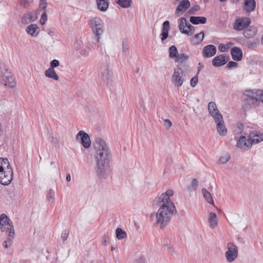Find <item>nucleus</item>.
<instances>
[{"instance_id":"c03bdc74","label":"nucleus","mask_w":263,"mask_h":263,"mask_svg":"<svg viewBox=\"0 0 263 263\" xmlns=\"http://www.w3.org/2000/svg\"><path fill=\"white\" fill-rule=\"evenodd\" d=\"M197 82L198 77L197 76H195L191 79L190 81V84L192 87H194L197 85Z\"/></svg>"},{"instance_id":"4c0bfd02","label":"nucleus","mask_w":263,"mask_h":263,"mask_svg":"<svg viewBox=\"0 0 263 263\" xmlns=\"http://www.w3.org/2000/svg\"><path fill=\"white\" fill-rule=\"evenodd\" d=\"M115 2L123 8H128L130 6L131 0H115Z\"/></svg>"},{"instance_id":"9d476101","label":"nucleus","mask_w":263,"mask_h":263,"mask_svg":"<svg viewBox=\"0 0 263 263\" xmlns=\"http://www.w3.org/2000/svg\"><path fill=\"white\" fill-rule=\"evenodd\" d=\"M186 76L180 66H177L174 70L172 78L173 84L177 87H181L185 81Z\"/></svg>"},{"instance_id":"13d9d810","label":"nucleus","mask_w":263,"mask_h":263,"mask_svg":"<svg viewBox=\"0 0 263 263\" xmlns=\"http://www.w3.org/2000/svg\"><path fill=\"white\" fill-rule=\"evenodd\" d=\"M237 217V216L236 215H231L230 217V220L233 222V223H234L235 222V218Z\"/></svg>"},{"instance_id":"9b49d317","label":"nucleus","mask_w":263,"mask_h":263,"mask_svg":"<svg viewBox=\"0 0 263 263\" xmlns=\"http://www.w3.org/2000/svg\"><path fill=\"white\" fill-rule=\"evenodd\" d=\"M0 228L2 232L9 233L15 232L12 221L5 214L0 215Z\"/></svg>"},{"instance_id":"0eeeda50","label":"nucleus","mask_w":263,"mask_h":263,"mask_svg":"<svg viewBox=\"0 0 263 263\" xmlns=\"http://www.w3.org/2000/svg\"><path fill=\"white\" fill-rule=\"evenodd\" d=\"M0 82L9 88H14L16 86L14 77L8 70L6 65L0 66Z\"/></svg>"},{"instance_id":"0e129e2a","label":"nucleus","mask_w":263,"mask_h":263,"mask_svg":"<svg viewBox=\"0 0 263 263\" xmlns=\"http://www.w3.org/2000/svg\"><path fill=\"white\" fill-rule=\"evenodd\" d=\"M25 17H27L28 18L31 17V16L30 15L27 14V15H25Z\"/></svg>"},{"instance_id":"c756f323","label":"nucleus","mask_w":263,"mask_h":263,"mask_svg":"<svg viewBox=\"0 0 263 263\" xmlns=\"http://www.w3.org/2000/svg\"><path fill=\"white\" fill-rule=\"evenodd\" d=\"M190 21L193 24L195 25L204 24L206 22V18L204 16H191Z\"/></svg>"},{"instance_id":"8fccbe9b","label":"nucleus","mask_w":263,"mask_h":263,"mask_svg":"<svg viewBox=\"0 0 263 263\" xmlns=\"http://www.w3.org/2000/svg\"><path fill=\"white\" fill-rule=\"evenodd\" d=\"M164 126H165V127L167 129L170 128L172 125L171 121L168 119L164 120Z\"/></svg>"},{"instance_id":"603ef678","label":"nucleus","mask_w":263,"mask_h":263,"mask_svg":"<svg viewBox=\"0 0 263 263\" xmlns=\"http://www.w3.org/2000/svg\"><path fill=\"white\" fill-rule=\"evenodd\" d=\"M198 181L196 179H193L192 181V188L193 190H196L198 185Z\"/></svg>"},{"instance_id":"39448f33","label":"nucleus","mask_w":263,"mask_h":263,"mask_svg":"<svg viewBox=\"0 0 263 263\" xmlns=\"http://www.w3.org/2000/svg\"><path fill=\"white\" fill-rule=\"evenodd\" d=\"M99 72L101 79L106 82L107 85L112 82L114 74L108 57H105L104 59H101L100 63Z\"/></svg>"},{"instance_id":"680f3d73","label":"nucleus","mask_w":263,"mask_h":263,"mask_svg":"<svg viewBox=\"0 0 263 263\" xmlns=\"http://www.w3.org/2000/svg\"><path fill=\"white\" fill-rule=\"evenodd\" d=\"M66 180L67 181H70V180H71V177H70V174L69 173H67V175H66Z\"/></svg>"},{"instance_id":"69168bd1","label":"nucleus","mask_w":263,"mask_h":263,"mask_svg":"<svg viewBox=\"0 0 263 263\" xmlns=\"http://www.w3.org/2000/svg\"><path fill=\"white\" fill-rule=\"evenodd\" d=\"M114 250H115V248H114V247H111V251H113Z\"/></svg>"},{"instance_id":"ea45409f","label":"nucleus","mask_w":263,"mask_h":263,"mask_svg":"<svg viewBox=\"0 0 263 263\" xmlns=\"http://www.w3.org/2000/svg\"><path fill=\"white\" fill-rule=\"evenodd\" d=\"M230 155L228 154H225L220 157L219 161L220 163L224 164L230 160Z\"/></svg>"},{"instance_id":"774afa93","label":"nucleus","mask_w":263,"mask_h":263,"mask_svg":"<svg viewBox=\"0 0 263 263\" xmlns=\"http://www.w3.org/2000/svg\"><path fill=\"white\" fill-rule=\"evenodd\" d=\"M261 43L263 44V34H262V37H261Z\"/></svg>"},{"instance_id":"4d7b16f0","label":"nucleus","mask_w":263,"mask_h":263,"mask_svg":"<svg viewBox=\"0 0 263 263\" xmlns=\"http://www.w3.org/2000/svg\"><path fill=\"white\" fill-rule=\"evenodd\" d=\"M237 127L240 132H242L243 127V125L241 123H238L237 124Z\"/></svg>"},{"instance_id":"7c9ffc66","label":"nucleus","mask_w":263,"mask_h":263,"mask_svg":"<svg viewBox=\"0 0 263 263\" xmlns=\"http://www.w3.org/2000/svg\"><path fill=\"white\" fill-rule=\"evenodd\" d=\"M202 194L205 200L209 203L214 205V202L211 194L206 189L203 188L202 189Z\"/></svg>"},{"instance_id":"4468645a","label":"nucleus","mask_w":263,"mask_h":263,"mask_svg":"<svg viewBox=\"0 0 263 263\" xmlns=\"http://www.w3.org/2000/svg\"><path fill=\"white\" fill-rule=\"evenodd\" d=\"M76 139L80 141L83 146L85 148H88L91 145V141L88 135L83 130L78 132L76 136Z\"/></svg>"},{"instance_id":"a211bd4d","label":"nucleus","mask_w":263,"mask_h":263,"mask_svg":"<svg viewBox=\"0 0 263 263\" xmlns=\"http://www.w3.org/2000/svg\"><path fill=\"white\" fill-rule=\"evenodd\" d=\"M190 6L189 0H182L177 6L175 10V14L179 16L182 15Z\"/></svg>"},{"instance_id":"393cba45","label":"nucleus","mask_w":263,"mask_h":263,"mask_svg":"<svg viewBox=\"0 0 263 263\" xmlns=\"http://www.w3.org/2000/svg\"><path fill=\"white\" fill-rule=\"evenodd\" d=\"M44 74L46 77L52 79L54 81H59V77L56 73L54 69L52 68H49L45 70Z\"/></svg>"},{"instance_id":"cd10ccee","label":"nucleus","mask_w":263,"mask_h":263,"mask_svg":"<svg viewBox=\"0 0 263 263\" xmlns=\"http://www.w3.org/2000/svg\"><path fill=\"white\" fill-rule=\"evenodd\" d=\"M256 3L254 0H245V9L248 12L253 11L255 8Z\"/></svg>"},{"instance_id":"6ab92c4d","label":"nucleus","mask_w":263,"mask_h":263,"mask_svg":"<svg viewBox=\"0 0 263 263\" xmlns=\"http://www.w3.org/2000/svg\"><path fill=\"white\" fill-rule=\"evenodd\" d=\"M208 226L211 229H214L218 225V218L215 213L211 212L208 216Z\"/></svg>"},{"instance_id":"37998d69","label":"nucleus","mask_w":263,"mask_h":263,"mask_svg":"<svg viewBox=\"0 0 263 263\" xmlns=\"http://www.w3.org/2000/svg\"><path fill=\"white\" fill-rule=\"evenodd\" d=\"M46 0H40V8L43 10L44 11H46V9L47 6V3L46 2Z\"/></svg>"},{"instance_id":"aec40b11","label":"nucleus","mask_w":263,"mask_h":263,"mask_svg":"<svg viewBox=\"0 0 263 263\" xmlns=\"http://www.w3.org/2000/svg\"><path fill=\"white\" fill-rule=\"evenodd\" d=\"M216 48L214 45H209L203 48L202 55L204 58H210L216 54Z\"/></svg>"},{"instance_id":"412c9836","label":"nucleus","mask_w":263,"mask_h":263,"mask_svg":"<svg viewBox=\"0 0 263 263\" xmlns=\"http://www.w3.org/2000/svg\"><path fill=\"white\" fill-rule=\"evenodd\" d=\"M228 57L225 54H221L216 56L212 61V64L214 66L219 67L224 65L228 61Z\"/></svg>"},{"instance_id":"f257e3e1","label":"nucleus","mask_w":263,"mask_h":263,"mask_svg":"<svg viewBox=\"0 0 263 263\" xmlns=\"http://www.w3.org/2000/svg\"><path fill=\"white\" fill-rule=\"evenodd\" d=\"M172 190H167L159 197V209L157 212L151 214L152 221H155L154 225L163 229L171 221L172 216L177 213V210L170 197L173 195Z\"/></svg>"},{"instance_id":"3c124183","label":"nucleus","mask_w":263,"mask_h":263,"mask_svg":"<svg viewBox=\"0 0 263 263\" xmlns=\"http://www.w3.org/2000/svg\"><path fill=\"white\" fill-rule=\"evenodd\" d=\"M68 233L66 230H64L61 234V238L63 241L66 240L68 238Z\"/></svg>"},{"instance_id":"864d4df0","label":"nucleus","mask_w":263,"mask_h":263,"mask_svg":"<svg viewBox=\"0 0 263 263\" xmlns=\"http://www.w3.org/2000/svg\"><path fill=\"white\" fill-rule=\"evenodd\" d=\"M237 64L233 61H230L229 62L227 66L229 68H231L232 67H236L237 66Z\"/></svg>"},{"instance_id":"423d86ee","label":"nucleus","mask_w":263,"mask_h":263,"mask_svg":"<svg viewBox=\"0 0 263 263\" xmlns=\"http://www.w3.org/2000/svg\"><path fill=\"white\" fill-rule=\"evenodd\" d=\"M88 23L95 35L97 42H99L101 36L104 32V25L102 20L100 17L96 16L90 19Z\"/></svg>"},{"instance_id":"a18cd8bd","label":"nucleus","mask_w":263,"mask_h":263,"mask_svg":"<svg viewBox=\"0 0 263 263\" xmlns=\"http://www.w3.org/2000/svg\"><path fill=\"white\" fill-rule=\"evenodd\" d=\"M60 65V63L58 60H53L52 61H51L50 63V67L49 68H52L54 69V67H57L59 66Z\"/></svg>"},{"instance_id":"2f4dec72","label":"nucleus","mask_w":263,"mask_h":263,"mask_svg":"<svg viewBox=\"0 0 263 263\" xmlns=\"http://www.w3.org/2000/svg\"><path fill=\"white\" fill-rule=\"evenodd\" d=\"M257 31L256 27L251 26L249 29H246L244 31L243 35L247 38H251L255 35Z\"/></svg>"},{"instance_id":"c9c22d12","label":"nucleus","mask_w":263,"mask_h":263,"mask_svg":"<svg viewBox=\"0 0 263 263\" xmlns=\"http://www.w3.org/2000/svg\"><path fill=\"white\" fill-rule=\"evenodd\" d=\"M233 44L232 42H229L227 44L222 43L219 45L218 49L222 52H227Z\"/></svg>"},{"instance_id":"e2e57ef3","label":"nucleus","mask_w":263,"mask_h":263,"mask_svg":"<svg viewBox=\"0 0 263 263\" xmlns=\"http://www.w3.org/2000/svg\"><path fill=\"white\" fill-rule=\"evenodd\" d=\"M198 72L202 69L203 68V66L200 64V63H199L198 64Z\"/></svg>"},{"instance_id":"e433bc0d","label":"nucleus","mask_w":263,"mask_h":263,"mask_svg":"<svg viewBox=\"0 0 263 263\" xmlns=\"http://www.w3.org/2000/svg\"><path fill=\"white\" fill-rule=\"evenodd\" d=\"M169 57L171 59H175L178 53V50L176 46H172L169 48Z\"/></svg>"},{"instance_id":"338daca9","label":"nucleus","mask_w":263,"mask_h":263,"mask_svg":"<svg viewBox=\"0 0 263 263\" xmlns=\"http://www.w3.org/2000/svg\"><path fill=\"white\" fill-rule=\"evenodd\" d=\"M50 164H51V165H54V164H55V163H54V162H50Z\"/></svg>"},{"instance_id":"58836bf2","label":"nucleus","mask_w":263,"mask_h":263,"mask_svg":"<svg viewBox=\"0 0 263 263\" xmlns=\"http://www.w3.org/2000/svg\"><path fill=\"white\" fill-rule=\"evenodd\" d=\"M116 237L119 239H122L126 237L127 234L125 231L122 230L121 228H117L116 230Z\"/></svg>"},{"instance_id":"473e14b6","label":"nucleus","mask_w":263,"mask_h":263,"mask_svg":"<svg viewBox=\"0 0 263 263\" xmlns=\"http://www.w3.org/2000/svg\"><path fill=\"white\" fill-rule=\"evenodd\" d=\"M204 37V32L201 31L200 33L196 34L195 36H194L191 39V41L193 44H198L203 41Z\"/></svg>"},{"instance_id":"f8f14e48","label":"nucleus","mask_w":263,"mask_h":263,"mask_svg":"<svg viewBox=\"0 0 263 263\" xmlns=\"http://www.w3.org/2000/svg\"><path fill=\"white\" fill-rule=\"evenodd\" d=\"M109 162H96L95 172L97 176L102 179L109 175L108 165Z\"/></svg>"},{"instance_id":"20e7f679","label":"nucleus","mask_w":263,"mask_h":263,"mask_svg":"<svg viewBox=\"0 0 263 263\" xmlns=\"http://www.w3.org/2000/svg\"><path fill=\"white\" fill-rule=\"evenodd\" d=\"M13 170L7 158H0V183L9 184L13 179Z\"/></svg>"},{"instance_id":"c85d7f7f","label":"nucleus","mask_w":263,"mask_h":263,"mask_svg":"<svg viewBox=\"0 0 263 263\" xmlns=\"http://www.w3.org/2000/svg\"><path fill=\"white\" fill-rule=\"evenodd\" d=\"M97 4L99 10L101 11H106L109 6L108 0H96Z\"/></svg>"},{"instance_id":"bb28decb","label":"nucleus","mask_w":263,"mask_h":263,"mask_svg":"<svg viewBox=\"0 0 263 263\" xmlns=\"http://www.w3.org/2000/svg\"><path fill=\"white\" fill-rule=\"evenodd\" d=\"M250 139L252 141V143H257L263 141V134H257L256 132L250 133Z\"/></svg>"},{"instance_id":"f704fd0d","label":"nucleus","mask_w":263,"mask_h":263,"mask_svg":"<svg viewBox=\"0 0 263 263\" xmlns=\"http://www.w3.org/2000/svg\"><path fill=\"white\" fill-rule=\"evenodd\" d=\"M14 235L15 232H11V233L8 234L7 239L3 243V246L5 248H8L11 245Z\"/></svg>"},{"instance_id":"052dcab7","label":"nucleus","mask_w":263,"mask_h":263,"mask_svg":"<svg viewBox=\"0 0 263 263\" xmlns=\"http://www.w3.org/2000/svg\"><path fill=\"white\" fill-rule=\"evenodd\" d=\"M167 249H168V250H170V252H175L173 247H172L171 246H167Z\"/></svg>"},{"instance_id":"a19ab883","label":"nucleus","mask_w":263,"mask_h":263,"mask_svg":"<svg viewBox=\"0 0 263 263\" xmlns=\"http://www.w3.org/2000/svg\"><path fill=\"white\" fill-rule=\"evenodd\" d=\"M54 197V192L52 189H50L48 192L47 195V200L50 202L51 200H53Z\"/></svg>"},{"instance_id":"6e6d98bb","label":"nucleus","mask_w":263,"mask_h":263,"mask_svg":"<svg viewBox=\"0 0 263 263\" xmlns=\"http://www.w3.org/2000/svg\"><path fill=\"white\" fill-rule=\"evenodd\" d=\"M145 260L143 256H140L136 260V263H145Z\"/></svg>"},{"instance_id":"f03ea898","label":"nucleus","mask_w":263,"mask_h":263,"mask_svg":"<svg viewBox=\"0 0 263 263\" xmlns=\"http://www.w3.org/2000/svg\"><path fill=\"white\" fill-rule=\"evenodd\" d=\"M94 148L96 162H109L112 158L111 152L104 139L100 137L96 138Z\"/></svg>"},{"instance_id":"ddd939ff","label":"nucleus","mask_w":263,"mask_h":263,"mask_svg":"<svg viewBox=\"0 0 263 263\" xmlns=\"http://www.w3.org/2000/svg\"><path fill=\"white\" fill-rule=\"evenodd\" d=\"M179 29L181 33L190 35H192L195 31L194 27L184 17L180 19Z\"/></svg>"},{"instance_id":"49530a36","label":"nucleus","mask_w":263,"mask_h":263,"mask_svg":"<svg viewBox=\"0 0 263 263\" xmlns=\"http://www.w3.org/2000/svg\"><path fill=\"white\" fill-rule=\"evenodd\" d=\"M109 236L107 235H104L102 236L103 245L107 246L109 243Z\"/></svg>"},{"instance_id":"dca6fc26","label":"nucleus","mask_w":263,"mask_h":263,"mask_svg":"<svg viewBox=\"0 0 263 263\" xmlns=\"http://www.w3.org/2000/svg\"><path fill=\"white\" fill-rule=\"evenodd\" d=\"M252 144V141L250 140L249 136L248 139L245 136H241L237 141L236 146L242 150L246 151L249 149Z\"/></svg>"},{"instance_id":"72a5a7b5","label":"nucleus","mask_w":263,"mask_h":263,"mask_svg":"<svg viewBox=\"0 0 263 263\" xmlns=\"http://www.w3.org/2000/svg\"><path fill=\"white\" fill-rule=\"evenodd\" d=\"M189 59V56L185 53H180L178 54L176 58L175 59V62L182 63L186 61H187Z\"/></svg>"},{"instance_id":"2eb2a0df","label":"nucleus","mask_w":263,"mask_h":263,"mask_svg":"<svg viewBox=\"0 0 263 263\" xmlns=\"http://www.w3.org/2000/svg\"><path fill=\"white\" fill-rule=\"evenodd\" d=\"M250 24V20L248 17L238 18L236 19L233 28L237 31H241L249 26Z\"/></svg>"},{"instance_id":"bf43d9fd","label":"nucleus","mask_w":263,"mask_h":263,"mask_svg":"<svg viewBox=\"0 0 263 263\" xmlns=\"http://www.w3.org/2000/svg\"><path fill=\"white\" fill-rule=\"evenodd\" d=\"M247 46L249 48H252L254 45V44L253 43L250 42H249L248 43H247Z\"/></svg>"},{"instance_id":"5fc2aeb1","label":"nucleus","mask_w":263,"mask_h":263,"mask_svg":"<svg viewBox=\"0 0 263 263\" xmlns=\"http://www.w3.org/2000/svg\"><path fill=\"white\" fill-rule=\"evenodd\" d=\"M122 48L123 50L125 51H127L128 49V44L126 41H123L122 42Z\"/></svg>"},{"instance_id":"de8ad7c7","label":"nucleus","mask_w":263,"mask_h":263,"mask_svg":"<svg viewBox=\"0 0 263 263\" xmlns=\"http://www.w3.org/2000/svg\"><path fill=\"white\" fill-rule=\"evenodd\" d=\"M258 98L259 99L260 103L261 102L263 103V91L257 89Z\"/></svg>"},{"instance_id":"6e6552de","label":"nucleus","mask_w":263,"mask_h":263,"mask_svg":"<svg viewBox=\"0 0 263 263\" xmlns=\"http://www.w3.org/2000/svg\"><path fill=\"white\" fill-rule=\"evenodd\" d=\"M0 82L9 88H14L16 86L14 77L8 70L6 65L0 66Z\"/></svg>"},{"instance_id":"4be33fe9","label":"nucleus","mask_w":263,"mask_h":263,"mask_svg":"<svg viewBox=\"0 0 263 263\" xmlns=\"http://www.w3.org/2000/svg\"><path fill=\"white\" fill-rule=\"evenodd\" d=\"M208 110L210 114L215 120L219 116H222L221 114L217 108L216 104L214 102H210L208 104Z\"/></svg>"},{"instance_id":"09e8293b","label":"nucleus","mask_w":263,"mask_h":263,"mask_svg":"<svg viewBox=\"0 0 263 263\" xmlns=\"http://www.w3.org/2000/svg\"><path fill=\"white\" fill-rule=\"evenodd\" d=\"M80 54L83 57H87L89 54L88 50L86 48L82 49L80 51Z\"/></svg>"},{"instance_id":"79ce46f5","label":"nucleus","mask_w":263,"mask_h":263,"mask_svg":"<svg viewBox=\"0 0 263 263\" xmlns=\"http://www.w3.org/2000/svg\"><path fill=\"white\" fill-rule=\"evenodd\" d=\"M47 20V15L46 11H44L43 12V14H42V16H41V17L40 19V23L42 25H44V24H45V23H46Z\"/></svg>"},{"instance_id":"a878e982","label":"nucleus","mask_w":263,"mask_h":263,"mask_svg":"<svg viewBox=\"0 0 263 263\" xmlns=\"http://www.w3.org/2000/svg\"><path fill=\"white\" fill-rule=\"evenodd\" d=\"M26 32L32 36H36L39 33V29L36 25L31 24L27 27Z\"/></svg>"},{"instance_id":"b1692460","label":"nucleus","mask_w":263,"mask_h":263,"mask_svg":"<svg viewBox=\"0 0 263 263\" xmlns=\"http://www.w3.org/2000/svg\"><path fill=\"white\" fill-rule=\"evenodd\" d=\"M170 22L168 21H165L163 23L162 32L160 34L161 40L162 42L166 39L168 36V31L170 30Z\"/></svg>"},{"instance_id":"f3484780","label":"nucleus","mask_w":263,"mask_h":263,"mask_svg":"<svg viewBox=\"0 0 263 263\" xmlns=\"http://www.w3.org/2000/svg\"><path fill=\"white\" fill-rule=\"evenodd\" d=\"M216 124V129L218 134L221 136H224L227 135V129L225 126L224 122L222 116H219L214 120Z\"/></svg>"},{"instance_id":"5701e85b","label":"nucleus","mask_w":263,"mask_h":263,"mask_svg":"<svg viewBox=\"0 0 263 263\" xmlns=\"http://www.w3.org/2000/svg\"><path fill=\"white\" fill-rule=\"evenodd\" d=\"M232 59L236 61H239L242 58V52L241 49L237 47H233L231 50Z\"/></svg>"},{"instance_id":"7ed1b4c3","label":"nucleus","mask_w":263,"mask_h":263,"mask_svg":"<svg viewBox=\"0 0 263 263\" xmlns=\"http://www.w3.org/2000/svg\"><path fill=\"white\" fill-rule=\"evenodd\" d=\"M243 95L245 98L241 107L243 110L247 111L259 105L260 101L258 98L257 89L245 90Z\"/></svg>"},{"instance_id":"1a4fd4ad","label":"nucleus","mask_w":263,"mask_h":263,"mask_svg":"<svg viewBox=\"0 0 263 263\" xmlns=\"http://www.w3.org/2000/svg\"><path fill=\"white\" fill-rule=\"evenodd\" d=\"M227 251L225 252L224 256L228 263L234 262L238 257V250L237 246L233 242L227 243Z\"/></svg>"}]
</instances>
